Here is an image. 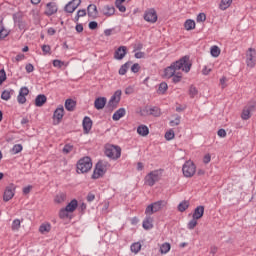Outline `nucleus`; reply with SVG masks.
<instances>
[{"label": "nucleus", "mask_w": 256, "mask_h": 256, "mask_svg": "<svg viewBox=\"0 0 256 256\" xmlns=\"http://www.w3.org/2000/svg\"><path fill=\"white\" fill-rule=\"evenodd\" d=\"M179 71H184V73H189V71H191L189 56H183L165 68L164 77H166V79H171L172 77L173 83H181V79H183V73Z\"/></svg>", "instance_id": "nucleus-1"}, {"label": "nucleus", "mask_w": 256, "mask_h": 256, "mask_svg": "<svg viewBox=\"0 0 256 256\" xmlns=\"http://www.w3.org/2000/svg\"><path fill=\"white\" fill-rule=\"evenodd\" d=\"M93 167L90 157H83L77 163V173H88Z\"/></svg>", "instance_id": "nucleus-2"}, {"label": "nucleus", "mask_w": 256, "mask_h": 256, "mask_svg": "<svg viewBox=\"0 0 256 256\" xmlns=\"http://www.w3.org/2000/svg\"><path fill=\"white\" fill-rule=\"evenodd\" d=\"M105 155L109 157V159L116 161V159L121 158V148L115 145H108L105 148Z\"/></svg>", "instance_id": "nucleus-3"}, {"label": "nucleus", "mask_w": 256, "mask_h": 256, "mask_svg": "<svg viewBox=\"0 0 256 256\" xmlns=\"http://www.w3.org/2000/svg\"><path fill=\"white\" fill-rule=\"evenodd\" d=\"M161 180V171L160 170H154L151 171L146 177H145V184L149 187H153L155 183L159 182Z\"/></svg>", "instance_id": "nucleus-4"}, {"label": "nucleus", "mask_w": 256, "mask_h": 256, "mask_svg": "<svg viewBox=\"0 0 256 256\" xmlns=\"http://www.w3.org/2000/svg\"><path fill=\"white\" fill-rule=\"evenodd\" d=\"M107 171V162L99 161L92 174V179H99L103 177Z\"/></svg>", "instance_id": "nucleus-5"}, {"label": "nucleus", "mask_w": 256, "mask_h": 256, "mask_svg": "<svg viewBox=\"0 0 256 256\" xmlns=\"http://www.w3.org/2000/svg\"><path fill=\"white\" fill-rule=\"evenodd\" d=\"M165 207V201L159 200L147 206L145 210L146 215H153V213H157V211H161Z\"/></svg>", "instance_id": "nucleus-6"}, {"label": "nucleus", "mask_w": 256, "mask_h": 256, "mask_svg": "<svg viewBox=\"0 0 256 256\" xmlns=\"http://www.w3.org/2000/svg\"><path fill=\"white\" fill-rule=\"evenodd\" d=\"M197 171V167L191 161H186L182 167V172L185 177H193Z\"/></svg>", "instance_id": "nucleus-7"}, {"label": "nucleus", "mask_w": 256, "mask_h": 256, "mask_svg": "<svg viewBox=\"0 0 256 256\" xmlns=\"http://www.w3.org/2000/svg\"><path fill=\"white\" fill-rule=\"evenodd\" d=\"M121 90H117L108 101V108L109 109H117V105H119L121 101Z\"/></svg>", "instance_id": "nucleus-8"}, {"label": "nucleus", "mask_w": 256, "mask_h": 256, "mask_svg": "<svg viewBox=\"0 0 256 256\" xmlns=\"http://www.w3.org/2000/svg\"><path fill=\"white\" fill-rule=\"evenodd\" d=\"M142 116L152 115V117H161V109L157 106L145 107L141 110Z\"/></svg>", "instance_id": "nucleus-9"}, {"label": "nucleus", "mask_w": 256, "mask_h": 256, "mask_svg": "<svg viewBox=\"0 0 256 256\" xmlns=\"http://www.w3.org/2000/svg\"><path fill=\"white\" fill-rule=\"evenodd\" d=\"M248 51L249 52L246 54V65L247 67L253 69V67H255L256 64V51L253 48H249Z\"/></svg>", "instance_id": "nucleus-10"}, {"label": "nucleus", "mask_w": 256, "mask_h": 256, "mask_svg": "<svg viewBox=\"0 0 256 256\" xmlns=\"http://www.w3.org/2000/svg\"><path fill=\"white\" fill-rule=\"evenodd\" d=\"M15 189V184H9L4 191L3 201H11L12 197H15Z\"/></svg>", "instance_id": "nucleus-11"}, {"label": "nucleus", "mask_w": 256, "mask_h": 256, "mask_svg": "<svg viewBox=\"0 0 256 256\" xmlns=\"http://www.w3.org/2000/svg\"><path fill=\"white\" fill-rule=\"evenodd\" d=\"M144 19L148 23H157V12L155 11V9L150 8L146 10L144 13Z\"/></svg>", "instance_id": "nucleus-12"}, {"label": "nucleus", "mask_w": 256, "mask_h": 256, "mask_svg": "<svg viewBox=\"0 0 256 256\" xmlns=\"http://www.w3.org/2000/svg\"><path fill=\"white\" fill-rule=\"evenodd\" d=\"M26 95H29V88L24 86L20 88L19 94L17 96V101L20 105H25V103H27Z\"/></svg>", "instance_id": "nucleus-13"}, {"label": "nucleus", "mask_w": 256, "mask_h": 256, "mask_svg": "<svg viewBox=\"0 0 256 256\" xmlns=\"http://www.w3.org/2000/svg\"><path fill=\"white\" fill-rule=\"evenodd\" d=\"M81 5V0H72L68 4L65 5L64 11L66 13H74L75 9Z\"/></svg>", "instance_id": "nucleus-14"}, {"label": "nucleus", "mask_w": 256, "mask_h": 256, "mask_svg": "<svg viewBox=\"0 0 256 256\" xmlns=\"http://www.w3.org/2000/svg\"><path fill=\"white\" fill-rule=\"evenodd\" d=\"M58 9L57 3L49 2L46 4V10L44 13L47 15V17H51V15H55V13H57Z\"/></svg>", "instance_id": "nucleus-15"}, {"label": "nucleus", "mask_w": 256, "mask_h": 256, "mask_svg": "<svg viewBox=\"0 0 256 256\" xmlns=\"http://www.w3.org/2000/svg\"><path fill=\"white\" fill-rule=\"evenodd\" d=\"M87 15L90 17V19H97V17H99V11L97 10V6L95 4L88 5Z\"/></svg>", "instance_id": "nucleus-16"}, {"label": "nucleus", "mask_w": 256, "mask_h": 256, "mask_svg": "<svg viewBox=\"0 0 256 256\" xmlns=\"http://www.w3.org/2000/svg\"><path fill=\"white\" fill-rule=\"evenodd\" d=\"M126 55H127V47L120 46L114 53V59H117V61H121V59H124Z\"/></svg>", "instance_id": "nucleus-17"}, {"label": "nucleus", "mask_w": 256, "mask_h": 256, "mask_svg": "<svg viewBox=\"0 0 256 256\" xmlns=\"http://www.w3.org/2000/svg\"><path fill=\"white\" fill-rule=\"evenodd\" d=\"M105 105H107L106 97H98L94 101V107L95 109H97V111H101V109H104Z\"/></svg>", "instance_id": "nucleus-18"}, {"label": "nucleus", "mask_w": 256, "mask_h": 256, "mask_svg": "<svg viewBox=\"0 0 256 256\" xmlns=\"http://www.w3.org/2000/svg\"><path fill=\"white\" fill-rule=\"evenodd\" d=\"M254 109H255V105H251L243 109L241 114L243 121H247L248 119H251V111H253Z\"/></svg>", "instance_id": "nucleus-19"}, {"label": "nucleus", "mask_w": 256, "mask_h": 256, "mask_svg": "<svg viewBox=\"0 0 256 256\" xmlns=\"http://www.w3.org/2000/svg\"><path fill=\"white\" fill-rule=\"evenodd\" d=\"M92 127H93V121L91 120L90 117L85 116L84 119H83L84 132L89 133V131H91Z\"/></svg>", "instance_id": "nucleus-20"}, {"label": "nucleus", "mask_w": 256, "mask_h": 256, "mask_svg": "<svg viewBox=\"0 0 256 256\" xmlns=\"http://www.w3.org/2000/svg\"><path fill=\"white\" fill-rule=\"evenodd\" d=\"M204 213H205V207L204 206H197L194 210V213H193L192 217L194 219L199 220V219H201V217H203Z\"/></svg>", "instance_id": "nucleus-21"}, {"label": "nucleus", "mask_w": 256, "mask_h": 256, "mask_svg": "<svg viewBox=\"0 0 256 256\" xmlns=\"http://www.w3.org/2000/svg\"><path fill=\"white\" fill-rule=\"evenodd\" d=\"M142 227L143 229H145L146 231H149V229H153V218H151V215H148L143 223H142Z\"/></svg>", "instance_id": "nucleus-22"}, {"label": "nucleus", "mask_w": 256, "mask_h": 256, "mask_svg": "<svg viewBox=\"0 0 256 256\" xmlns=\"http://www.w3.org/2000/svg\"><path fill=\"white\" fill-rule=\"evenodd\" d=\"M45 103H47V96H45V94H39L35 98L36 107H43L45 105Z\"/></svg>", "instance_id": "nucleus-23"}, {"label": "nucleus", "mask_w": 256, "mask_h": 256, "mask_svg": "<svg viewBox=\"0 0 256 256\" xmlns=\"http://www.w3.org/2000/svg\"><path fill=\"white\" fill-rule=\"evenodd\" d=\"M65 115V109L63 108V106H59L53 114L54 119H57V121H61V119H63V116Z\"/></svg>", "instance_id": "nucleus-24"}, {"label": "nucleus", "mask_w": 256, "mask_h": 256, "mask_svg": "<svg viewBox=\"0 0 256 256\" xmlns=\"http://www.w3.org/2000/svg\"><path fill=\"white\" fill-rule=\"evenodd\" d=\"M78 205L79 202H77V199H73L66 205L65 209L68 213H73V211L77 209Z\"/></svg>", "instance_id": "nucleus-25"}, {"label": "nucleus", "mask_w": 256, "mask_h": 256, "mask_svg": "<svg viewBox=\"0 0 256 256\" xmlns=\"http://www.w3.org/2000/svg\"><path fill=\"white\" fill-rule=\"evenodd\" d=\"M127 114V110L125 108H119L112 116L113 121H119V119L123 118L124 115Z\"/></svg>", "instance_id": "nucleus-26"}, {"label": "nucleus", "mask_w": 256, "mask_h": 256, "mask_svg": "<svg viewBox=\"0 0 256 256\" xmlns=\"http://www.w3.org/2000/svg\"><path fill=\"white\" fill-rule=\"evenodd\" d=\"M77 106V102L73 99H66L65 101V109L67 111H75V107Z\"/></svg>", "instance_id": "nucleus-27"}, {"label": "nucleus", "mask_w": 256, "mask_h": 256, "mask_svg": "<svg viewBox=\"0 0 256 256\" xmlns=\"http://www.w3.org/2000/svg\"><path fill=\"white\" fill-rule=\"evenodd\" d=\"M138 135H141V137H147L149 135V127L146 125H140L137 128Z\"/></svg>", "instance_id": "nucleus-28"}, {"label": "nucleus", "mask_w": 256, "mask_h": 256, "mask_svg": "<svg viewBox=\"0 0 256 256\" xmlns=\"http://www.w3.org/2000/svg\"><path fill=\"white\" fill-rule=\"evenodd\" d=\"M14 94L15 90L13 89L4 90L1 94V99H3V101H9V99H11V95Z\"/></svg>", "instance_id": "nucleus-29"}, {"label": "nucleus", "mask_w": 256, "mask_h": 256, "mask_svg": "<svg viewBox=\"0 0 256 256\" xmlns=\"http://www.w3.org/2000/svg\"><path fill=\"white\" fill-rule=\"evenodd\" d=\"M102 13L106 17H111V15H115V7H113V6H105L102 9Z\"/></svg>", "instance_id": "nucleus-30"}, {"label": "nucleus", "mask_w": 256, "mask_h": 256, "mask_svg": "<svg viewBox=\"0 0 256 256\" xmlns=\"http://www.w3.org/2000/svg\"><path fill=\"white\" fill-rule=\"evenodd\" d=\"M231 3H233V0H221L219 9H221V11H225L231 7Z\"/></svg>", "instance_id": "nucleus-31"}, {"label": "nucleus", "mask_w": 256, "mask_h": 256, "mask_svg": "<svg viewBox=\"0 0 256 256\" xmlns=\"http://www.w3.org/2000/svg\"><path fill=\"white\" fill-rule=\"evenodd\" d=\"M125 3V0H116L115 5L117 9L120 11V13H125L127 11V8L123 5Z\"/></svg>", "instance_id": "nucleus-32"}, {"label": "nucleus", "mask_w": 256, "mask_h": 256, "mask_svg": "<svg viewBox=\"0 0 256 256\" xmlns=\"http://www.w3.org/2000/svg\"><path fill=\"white\" fill-rule=\"evenodd\" d=\"M39 231L40 233H42V235H45V233H49V231H51V224L49 223H44L39 227Z\"/></svg>", "instance_id": "nucleus-33"}, {"label": "nucleus", "mask_w": 256, "mask_h": 256, "mask_svg": "<svg viewBox=\"0 0 256 256\" xmlns=\"http://www.w3.org/2000/svg\"><path fill=\"white\" fill-rule=\"evenodd\" d=\"M184 27L186 31H193V29H195V22L191 19H188L185 21Z\"/></svg>", "instance_id": "nucleus-34"}, {"label": "nucleus", "mask_w": 256, "mask_h": 256, "mask_svg": "<svg viewBox=\"0 0 256 256\" xmlns=\"http://www.w3.org/2000/svg\"><path fill=\"white\" fill-rule=\"evenodd\" d=\"M133 62L129 61L126 62L124 65H122L119 69V75H125L127 73V70L129 69L130 65H132Z\"/></svg>", "instance_id": "nucleus-35"}, {"label": "nucleus", "mask_w": 256, "mask_h": 256, "mask_svg": "<svg viewBox=\"0 0 256 256\" xmlns=\"http://www.w3.org/2000/svg\"><path fill=\"white\" fill-rule=\"evenodd\" d=\"M187 209H189V201L187 200L182 201L178 205V211H180V213H183V211H187Z\"/></svg>", "instance_id": "nucleus-36"}, {"label": "nucleus", "mask_w": 256, "mask_h": 256, "mask_svg": "<svg viewBox=\"0 0 256 256\" xmlns=\"http://www.w3.org/2000/svg\"><path fill=\"white\" fill-rule=\"evenodd\" d=\"M199 95V90H197V87L191 85L189 88V96L191 99H195Z\"/></svg>", "instance_id": "nucleus-37"}, {"label": "nucleus", "mask_w": 256, "mask_h": 256, "mask_svg": "<svg viewBox=\"0 0 256 256\" xmlns=\"http://www.w3.org/2000/svg\"><path fill=\"white\" fill-rule=\"evenodd\" d=\"M9 35V31L3 26V22L0 21V39H5Z\"/></svg>", "instance_id": "nucleus-38"}, {"label": "nucleus", "mask_w": 256, "mask_h": 256, "mask_svg": "<svg viewBox=\"0 0 256 256\" xmlns=\"http://www.w3.org/2000/svg\"><path fill=\"white\" fill-rule=\"evenodd\" d=\"M210 53L212 57H219V55H221V49L219 48V46H212L210 49Z\"/></svg>", "instance_id": "nucleus-39"}, {"label": "nucleus", "mask_w": 256, "mask_h": 256, "mask_svg": "<svg viewBox=\"0 0 256 256\" xmlns=\"http://www.w3.org/2000/svg\"><path fill=\"white\" fill-rule=\"evenodd\" d=\"M169 251H171V244H169V243H164V244H162L161 245V247H160V252L162 253V254H167V253H169Z\"/></svg>", "instance_id": "nucleus-40"}, {"label": "nucleus", "mask_w": 256, "mask_h": 256, "mask_svg": "<svg viewBox=\"0 0 256 256\" xmlns=\"http://www.w3.org/2000/svg\"><path fill=\"white\" fill-rule=\"evenodd\" d=\"M197 221H198L197 218L192 217V219L187 224V229H189L190 231H193V229L197 227Z\"/></svg>", "instance_id": "nucleus-41"}, {"label": "nucleus", "mask_w": 256, "mask_h": 256, "mask_svg": "<svg viewBox=\"0 0 256 256\" xmlns=\"http://www.w3.org/2000/svg\"><path fill=\"white\" fill-rule=\"evenodd\" d=\"M132 253H139L141 251V243L135 242L130 246Z\"/></svg>", "instance_id": "nucleus-42"}, {"label": "nucleus", "mask_w": 256, "mask_h": 256, "mask_svg": "<svg viewBox=\"0 0 256 256\" xmlns=\"http://www.w3.org/2000/svg\"><path fill=\"white\" fill-rule=\"evenodd\" d=\"M21 229V220L15 219L12 222V231H19Z\"/></svg>", "instance_id": "nucleus-43"}, {"label": "nucleus", "mask_w": 256, "mask_h": 256, "mask_svg": "<svg viewBox=\"0 0 256 256\" xmlns=\"http://www.w3.org/2000/svg\"><path fill=\"white\" fill-rule=\"evenodd\" d=\"M71 151H73V144H65V146L62 149V153H64V155H69Z\"/></svg>", "instance_id": "nucleus-44"}, {"label": "nucleus", "mask_w": 256, "mask_h": 256, "mask_svg": "<svg viewBox=\"0 0 256 256\" xmlns=\"http://www.w3.org/2000/svg\"><path fill=\"white\" fill-rule=\"evenodd\" d=\"M23 151V145L15 144L12 148L13 155H17V153H21Z\"/></svg>", "instance_id": "nucleus-45"}, {"label": "nucleus", "mask_w": 256, "mask_h": 256, "mask_svg": "<svg viewBox=\"0 0 256 256\" xmlns=\"http://www.w3.org/2000/svg\"><path fill=\"white\" fill-rule=\"evenodd\" d=\"M167 89H169V86L167 85L166 82L160 83L159 88H158L159 93L164 95V93L167 91Z\"/></svg>", "instance_id": "nucleus-46"}, {"label": "nucleus", "mask_w": 256, "mask_h": 256, "mask_svg": "<svg viewBox=\"0 0 256 256\" xmlns=\"http://www.w3.org/2000/svg\"><path fill=\"white\" fill-rule=\"evenodd\" d=\"M181 123V116L177 115L174 120L170 121V127H177Z\"/></svg>", "instance_id": "nucleus-47"}, {"label": "nucleus", "mask_w": 256, "mask_h": 256, "mask_svg": "<svg viewBox=\"0 0 256 256\" xmlns=\"http://www.w3.org/2000/svg\"><path fill=\"white\" fill-rule=\"evenodd\" d=\"M13 19H14V23L18 24L19 29H23L25 27V24L21 21L19 17H17V15L14 14Z\"/></svg>", "instance_id": "nucleus-48"}, {"label": "nucleus", "mask_w": 256, "mask_h": 256, "mask_svg": "<svg viewBox=\"0 0 256 256\" xmlns=\"http://www.w3.org/2000/svg\"><path fill=\"white\" fill-rule=\"evenodd\" d=\"M207 20V15H205V13H199L197 15L196 21L197 23H204V21Z\"/></svg>", "instance_id": "nucleus-49"}, {"label": "nucleus", "mask_w": 256, "mask_h": 256, "mask_svg": "<svg viewBox=\"0 0 256 256\" xmlns=\"http://www.w3.org/2000/svg\"><path fill=\"white\" fill-rule=\"evenodd\" d=\"M174 138H175V132L173 130L166 132L165 134L166 141H171Z\"/></svg>", "instance_id": "nucleus-50"}, {"label": "nucleus", "mask_w": 256, "mask_h": 256, "mask_svg": "<svg viewBox=\"0 0 256 256\" xmlns=\"http://www.w3.org/2000/svg\"><path fill=\"white\" fill-rule=\"evenodd\" d=\"M60 219H66V217H69V212L66 208H62L59 212Z\"/></svg>", "instance_id": "nucleus-51"}, {"label": "nucleus", "mask_w": 256, "mask_h": 256, "mask_svg": "<svg viewBox=\"0 0 256 256\" xmlns=\"http://www.w3.org/2000/svg\"><path fill=\"white\" fill-rule=\"evenodd\" d=\"M66 195L64 193L58 194L55 198L56 203H63L65 201Z\"/></svg>", "instance_id": "nucleus-52"}, {"label": "nucleus", "mask_w": 256, "mask_h": 256, "mask_svg": "<svg viewBox=\"0 0 256 256\" xmlns=\"http://www.w3.org/2000/svg\"><path fill=\"white\" fill-rule=\"evenodd\" d=\"M65 65L64 61L61 60H53V67H57V69H61Z\"/></svg>", "instance_id": "nucleus-53"}, {"label": "nucleus", "mask_w": 256, "mask_h": 256, "mask_svg": "<svg viewBox=\"0 0 256 256\" xmlns=\"http://www.w3.org/2000/svg\"><path fill=\"white\" fill-rule=\"evenodd\" d=\"M6 79H7V74L5 73V70H0V85H3Z\"/></svg>", "instance_id": "nucleus-54"}, {"label": "nucleus", "mask_w": 256, "mask_h": 256, "mask_svg": "<svg viewBox=\"0 0 256 256\" xmlns=\"http://www.w3.org/2000/svg\"><path fill=\"white\" fill-rule=\"evenodd\" d=\"M139 69H141V66H139L138 63H135L131 66L132 73H139Z\"/></svg>", "instance_id": "nucleus-55"}, {"label": "nucleus", "mask_w": 256, "mask_h": 256, "mask_svg": "<svg viewBox=\"0 0 256 256\" xmlns=\"http://www.w3.org/2000/svg\"><path fill=\"white\" fill-rule=\"evenodd\" d=\"M25 69L27 73H33V71H35V67L31 63L27 64Z\"/></svg>", "instance_id": "nucleus-56"}, {"label": "nucleus", "mask_w": 256, "mask_h": 256, "mask_svg": "<svg viewBox=\"0 0 256 256\" xmlns=\"http://www.w3.org/2000/svg\"><path fill=\"white\" fill-rule=\"evenodd\" d=\"M33 189V186L28 185L26 187L23 188V194L24 195H29L31 193V190Z\"/></svg>", "instance_id": "nucleus-57"}, {"label": "nucleus", "mask_w": 256, "mask_h": 256, "mask_svg": "<svg viewBox=\"0 0 256 256\" xmlns=\"http://www.w3.org/2000/svg\"><path fill=\"white\" fill-rule=\"evenodd\" d=\"M99 26V24L95 21H91L89 24H88V27L89 29H91L92 31L97 29V27Z\"/></svg>", "instance_id": "nucleus-58"}, {"label": "nucleus", "mask_w": 256, "mask_h": 256, "mask_svg": "<svg viewBox=\"0 0 256 256\" xmlns=\"http://www.w3.org/2000/svg\"><path fill=\"white\" fill-rule=\"evenodd\" d=\"M42 51L45 55H47V53H51V46L49 45H43L42 46Z\"/></svg>", "instance_id": "nucleus-59"}, {"label": "nucleus", "mask_w": 256, "mask_h": 256, "mask_svg": "<svg viewBox=\"0 0 256 256\" xmlns=\"http://www.w3.org/2000/svg\"><path fill=\"white\" fill-rule=\"evenodd\" d=\"M218 137H227V132L225 129H219L217 132Z\"/></svg>", "instance_id": "nucleus-60"}, {"label": "nucleus", "mask_w": 256, "mask_h": 256, "mask_svg": "<svg viewBox=\"0 0 256 256\" xmlns=\"http://www.w3.org/2000/svg\"><path fill=\"white\" fill-rule=\"evenodd\" d=\"M87 201H88V203H91V202L95 201V194H93V193H88V195H87Z\"/></svg>", "instance_id": "nucleus-61"}, {"label": "nucleus", "mask_w": 256, "mask_h": 256, "mask_svg": "<svg viewBox=\"0 0 256 256\" xmlns=\"http://www.w3.org/2000/svg\"><path fill=\"white\" fill-rule=\"evenodd\" d=\"M203 163L207 164V163H211V155L210 154H206L203 158Z\"/></svg>", "instance_id": "nucleus-62"}, {"label": "nucleus", "mask_w": 256, "mask_h": 256, "mask_svg": "<svg viewBox=\"0 0 256 256\" xmlns=\"http://www.w3.org/2000/svg\"><path fill=\"white\" fill-rule=\"evenodd\" d=\"M77 15L80 17H85V15H87V10L85 9L78 10Z\"/></svg>", "instance_id": "nucleus-63"}, {"label": "nucleus", "mask_w": 256, "mask_h": 256, "mask_svg": "<svg viewBox=\"0 0 256 256\" xmlns=\"http://www.w3.org/2000/svg\"><path fill=\"white\" fill-rule=\"evenodd\" d=\"M133 91H134L133 86H129L125 89V94L132 95Z\"/></svg>", "instance_id": "nucleus-64"}]
</instances>
